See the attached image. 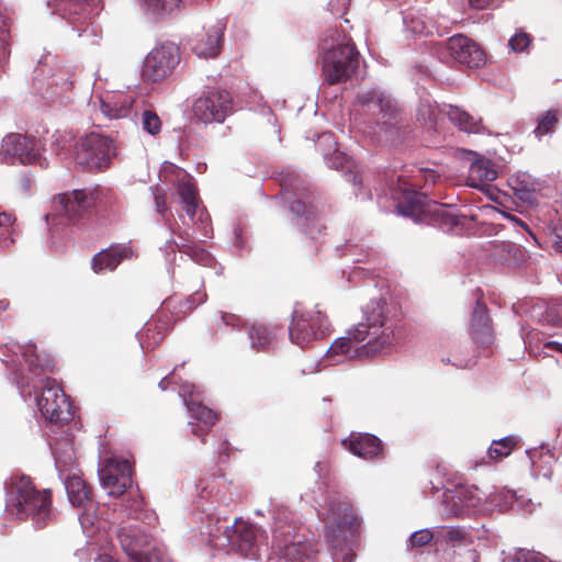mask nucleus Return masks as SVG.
Instances as JSON below:
<instances>
[{
	"label": "nucleus",
	"mask_w": 562,
	"mask_h": 562,
	"mask_svg": "<svg viewBox=\"0 0 562 562\" xmlns=\"http://www.w3.org/2000/svg\"><path fill=\"white\" fill-rule=\"evenodd\" d=\"M430 176H431V180L434 181L436 176L434 173H431Z\"/></svg>",
	"instance_id": "nucleus-64"
},
{
	"label": "nucleus",
	"mask_w": 562,
	"mask_h": 562,
	"mask_svg": "<svg viewBox=\"0 0 562 562\" xmlns=\"http://www.w3.org/2000/svg\"><path fill=\"white\" fill-rule=\"evenodd\" d=\"M221 318L226 326L233 328H239L243 325L240 316L233 313L221 312Z\"/></svg>",
	"instance_id": "nucleus-51"
},
{
	"label": "nucleus",
	"mask_w": 562,
	"mask_h": 562,
	"mask_svg": "<svg viewBox=\"0 0 562 562\" xmlns=\"http://www.w3.org/2000/svg\"><path fill=\"white\" fill-rule=\"evenodd\" d=\"M509 218L517 222L519 225L525 226V224L522 222H520V220L516 218L515 216H509Z\"/></svg>",
	"instance_id": "nucleus-60"
},
{
	"label": "nucleus",
	"mask_w": 562,
	"mask_h": 562,
	"mask_svg": "<svg viewBox=\"0 0 562 562\" xmlns=\"http://www.w3.org/2000/svg\"><path fill=\"white\" fill-rule=\"evenodd\" d=\"M95 562H119L114 559H112L111 557L109 555H102V557H99Z\"/></svg>",
	"instance_id": "nucleus-58"
},
{
	"label": "nucleus",
	"mask_w": 562,
	"mask_h": 562,
	"mask_svg": "<svg viewBox=\"0 0 562 562\" xmlns=\"http://www.w3.org/2000/svg\"><path fill=\"white\" fill-rule=\"evenodd\" d=\"M497 171L490 159L477 158L470 165L467 184L472 188H482L485 182L494 181Z\"/></svg>",
	"instance_id": "nucleus-30"
},
{
	"label": "nucleus",
	"mask_w": 562,
	"mask_h": 562,
	"mask_svg": "<svg viewBox=\"0 0 562 562\" xmlns=\"http://www.w3.org/2000/svg\"><path fill=\"white\" fill-rule=\"evenodd\" d=\"M143 128L150 135H157L161 130L159 116L153 111H144L142 114Z\"/></svg>",
	"instance_id": "nucleus-41"
},
{
	"label": "nucleus",
	"mask_w": 562,
	"mask_h": 562,
	"mask_svg": "<svg viewBox=\"0 0 562 562\" xmlns=\"http://www.w3.org/2000/svg\"><path fill=\"white\" fill-rule=\"evenodd\" d=\"M446 113L450 122L462 132L469 134H481L487 132V128L484 126L481 117H474L472 114L458 106L448 105Z\"/></svg>",
	"instance_id": "nucleus-29"
},
{
	"label": "nucleus",
	"mask_w": 562,
	"mask_h": 562,
	"mask_svg": "<svg viewBox=\"0 0 562 562\" xmlns=\"http://www.w3.org/2000/svg\"><path fill=\"white\" fill-rule=\"evenodd\" d=\"M359 66V52L351 43H340L326 49L322 57V76L328 85L350 79Z\"/></svg>",
	"instance_id": "nucleus-5"
},
{
	"label": "nucleus",
	"mask_w": 562,
	"mask_h": 562,
	"mask_svg": "<svg viewBox=\"0 0 562 562\" xmlns=\"http://www.w3.org/2000/svg\"><path fill=\"white\" fill-rule=\"evenodd\" d=\"M552 245L555 250L562 252V223L552 226Z\"/></svg>",
	"instance_id": "nucleus-52"
},
{
	"label": "nucleus",
	"mask_w": 562,
	"mask_h": 562,
	"mask_svg": "<svg viewBox=\"0 0 562 562\" xmlns=\"http://www.w3.org/2000/svg\"><path fill=\"white\" fill-rule=\"evenodd\" d=\"M501 246H502L504 249H508V250H512V249H513V250H515V251H517V250H518V248H517L515 245H512V244H502Z\"/></svg>",
	"instance_id": "nucleus-59"
},
{
	"label": "nucleus",
	"mask_w": 562,
	"mask_h": 562,
	"mask_svg": "<svg viewBox=\"0 0 562 562\" xmlns=\"http://www.w3.org/2000/svg\"><path fill=\"white\" fill-rule=\"evenodd\" d=\"M165 222H166L167 227H169L173 232V229L171 228L170 224H168V220H166Z\"/></svg>",
	"instance_id": "nucleus-63"
},
{
	"label": "nucleus",
	"mask_w": 562,
	"mask_h": 562,
	"mask_svg": "<svg viewBox=\"0 0 562 562\" xmlns=\"http://www.w3.org/2000/svg\"><path fill=\"white\" fill-rule=\"evenodd\" d=\"M491 497V502L498 507L499 510H506L517 503L516 495L512 491H501Z\"/></svg>",
	"instance_id": "nucleus-43"
},
{
	"label": "nucleus",
	"mask_w": 562,
	"mask_h": 562,
	"mask_svg": "<svg viewBox=\"0 0 562 562\" xmlns=\"http://www.w3.org/2000/svg\"><path fill=\"white\" fill-rule=\"evenodd\" d=\"M492 0H469V4L474 9H484Z\"/></svg>",
	"instance_id": "nucleus-55"
},
{
	"label": "nucleus",
	"mask_w": 562,
	"mask_h": 562,
	"mask_svg": "<svg viewBox=\"0 0 562 562\" xmlns=\"http://www.w3.org/2000/svg\"><path fill=\"white\" fill-rule=\"evenodd\" d=\"M457 493V498L460 501L462 505H464V509L467 514L470 509L475 508L481 505L483 499V493L475 486H459L454 488Z\"/></svg>",
	"instance_id": "nucleus-37"
},
{
	"label": "nucleus",
	"mask_w": 562,
	"mask_h": 562,
	"mask_svg": "<svg viewBox=\"0 0 562 562\" xmlns=\"http://www.w3.org/2000/svg\"><path fill=\"white\" fill-rule=\"evenodd\" d=\"M514 446L515 439L513 437H505L493 442L492 447L488 449V456L494 460L502 459L509 456Z\"/></svg>",
	"instance_id": "nucleus-40"
},
{
	"label": "nucleus",
	"mask_w": 562,
	"mask_h": 562,
	"mask_svg": "<svg viewBox=\"0 0 562 562\" xmlns=\"http://www.w3.org/2000/svg\"><path fill=\"white\" fill-rule=\"evenodd\" d=\"M187 407L191 413V416L205 426V428L193 427L192 432L195 436L206 434L207 429L217 420V416L212 409L202 405L200 402H195L193 398H191L190 402H187Z\"/></svg>",
	"instance_id": "nucleus-32"
},
{
	"label": "nucleus",
	"mask_w": 562,
	"mask_h": 562,
	"mask_svg": "<svg viewBox=\"0 0 562 562\" xmlns=\"http://www.w3.org/2000/svg\"><path fill=\"white\" fill-rule=\"evenodd\" d=\"M357 101L376 116L375 123L381 130L393 134V128L398 126L400 109L391 95L378 88H368L358 92Z\"/></svg>",
	"instance_id": "nucleus-8"
},
{
	"label": "nucleus",
	"mask_w": 562,
	"mask_h": 562,
	"mask_svg": "<svg viewBox=\"0 0 562 562\" xmlns=\"http://www.w3.org/2000/svg\"><path fill=\"white\" fill-rule=\"evenodd\" d=\"M5 513L19 520L30 518L36 528H42L54 516L50 492L36 490L29 476L16 477L8 487Z\"/></svg>",
	"instance_id": "nucleus-2"
},
{
	"label": "nucleus",
	"mask_w": 562,
	"mask_h": 562,
	"mask_svg": "<svg viewBox=\"0 0 562 562\" xmlns=\"http://www.w3.org/2000/svg\"><path fill=\"white\" fill-rule=\"evenodd\" d=\"M11 19L0 13V41L4 45L10 37Z\"/></svg>",
	"instance_id": "nucleus-50"
},
{
	"label": "nucleus",
	"mask_w": 562,
	"mask_h": 562,
	"mask_svg": "<svg viewBox=\"0 0 562 562\" xmlns=\"http://www.w3.org/2000/svg\"><path fill=\"white\" fill-rule=\"evenodd\" d=\"M99 477L109 495H122L132 485V465L127 460L109 459L99 470Z\"/></svg>",
	"instance_id": "nucleus-17"
},
{
	"label": "nucleus",
	"mask_w": 562,
	"mask_h": 562,
	"mask_svg": "<svg viewBox=\"0 0 562 562\" xmlns=\"http://www.w3.org/2000/svg\"><path fill=\"white\" fill-rule=\"evenodd\" d=\"M65 487L68 498L74 506H85L91 501V491L86 482L76 473L65 479Z\"/></svg>",
	"instance_id": "nucleus-31"
},
{
	"label": "nucleus",
	"mask_w": 562,
	"mask_h": 562,
	"mask_svg": "<svg viewBox=\"0 0 562 562\" xmlns=\"http://www.w3.org/2000/svg\"><path fill=\"white\" fill-rule=\"evenodd\" d=\"M153 193L156 211L158 214L165 217V214L168 211L167 194L161 188L158 187H155L153 189Z\"/></svg>",
	"instance_id": "nucleus-49"
},
{
	"label": "nucleus",
	"mask_w": 562,
	"mask_h": 562,
	"mask_svg": "<svg viewBox=\"0 0 562 562\" xmlns=\"http://www.w3.org/2000/svg\"><path fill=\"white\" fill-rule=\"evenodd\" d=\"M226 23L224 20H216L214 23L205 25L192 41V50L204 58L216 57L222 48L224 31Z\"/></svg>",
	"instance_id": "nucleus-21"
},
{
	"label": "nucleus",
	"mask_w": 562,
	"mask_h": 562,
	"mask_svg": "<svg viewBox=\"0 0 562 562\" xmlns=\"http://www.w3.org/2000/svg\"><path fill=\"white\" fill-rule=\"evenodd\" d=\"M11 225V215L0 211V248L9 247L13 243V239L10 237Z\"/></svg>",
	"instance_id": "nucleus-42"
},
{
	"label": "nucleus",
	"mask_w": 562,
	"mask_h": 562,
	"mask_svg": "<svg viewBox=\"0 0 562 562\" xmlns=\"http://www.w3.org/2000/svg\"><path fill=\"white\" fill-rule=\"evenodd\" d=\"M281 533L274 532L273 546L280 551L286 562H317V549L308 541H302L297 536L291 540L280 539Z\"/></svg>",
	"instance_id": "nucleus-22"
},
{
	"label": "nucleus",
	"mask_w": 562,
	"mask_h": 562,
	"mask_svg": "<svg viewBox=\"0 0 562 562\" xmlns=\"http://www.w3.org/2000/svg\"><path fill=\"white\" fill-rule=\"evenodd\" d=\"M0 308L5 310L7 308V304L0 303Z\"/></svg>",
	"instance_id": "nucleus-62"
},
{
	"label": "nucleus",
	"mask_w": 562,
	"mask_h": 562,
	"mask_svg": "<svg viewBox=\"0 0 562 562\" xmlns=\"http://www.w3.org/2000/svg\"><path fill=\"white\" fill-rule=\"evenodd\" d=\"M225 535L231 549L246 558L256 557L260 546L267 542L266 530L241 518L226 527Z\"/></svg>",
	"instance_id": "nucleus-11"
},
{
	"label": "nucleus",
	"mask_w": 562,
	"mask_h": 562,
	"mask_svg": "<svg viewBox=\"0 0 562 562\" xmlns=\"http://www.w3.org/2000/svg\"><path fill=\"white\" fill-rule=\"evenodd\" d=\"M326 538L334 562H352L356 557L355 536L360 526L352 508L342 502H331L325 519Z\"/></svg>",
	"instance_id": "nucleus-3"
},
{
	"label": "nucleus",
	"mask_w": 562,
	"mask_h": 562,
	"mask_svg": "<svg viewBox=\"0 0 562 562\" xmlns=\"http://www.w3.org/2000/svg\"><path fill=\"white\" fill-rule=\"evenodd\" d=\"M133 251L130 246L116 245L100 251L92 259L94 272L100 273L104 270H114L123 259L131 258Z\"/></svg>",
	"instance_id": "nucleus-27"
},
{
	"label": "nucleus",
	"mask_w": 562,
	"mask_h": 562,
	"mask_svg": "<svg viewBox=\"0 0 562 562\" xmlns=\"http://www.w3.org/2000/svg\"><path fill=\"white\" fill-rule=\"evenodd\" d=\"M342 445L355 456L366 460H372L383 454L381 440L370 434L351 435Z\"/></svg>",
	"instance_id": "nucleus-25"
},
{
	"label": "nucleus",
	"mask_w": 562,
	"mask_h": 562,
	"mask_svg": "<svg viewBox=\"0 0 562 562\" xmlns=\"http://www.w3.org/2000/svg\"><path fill=\"white\" fill-rule=\"evenodd\" d=\"M424 198L416 194L407 203L398 204L400 213L437 225L445 232H450L459 225V217L449 207L434 201H425Z\"/></svg>",
	"instance_id": "nucleus-6"
},
{
	"label": "nucleus",
	"mask_w": 562,
	"mask_h": 562,
	"mask_svg": "<svg viewBox=\"0 0 562 562\" xmlns=\"http://www.w3.org/2000/svg\"><path fill=\"white\" fill-rule=\"evenodd\" d=\"M557 122H558L557 115L551 111L547 112L539 120L538 126L535 130L536 135L538 137H541V136L550 133L552 131V128L554 127V125L557 124Z\"/></svg>",
	"instance_id": "nucleus-46"
},
{
	"label": "nucleus",
	"mask_w": 562,
	"mask_h": 562,
	"mask_svg": "<svg viewBox=\"0 0 562 562\" xmlns=\"http://www.w3.org/2000/svg\"><path fill=\"white\" fill-rule=\"evenodd\" d=\"M177 193L189 217L193 221L195 214L199 213L198 221L203 224L207 220V214L204 209L199 207L198 190L189 175H182L178 179Z\"/></svg>",
	"instance_id": "nucleus-24"
},
{
	"label": "nucleus",
	"mask_w": 562,
	"mask_h": 562,
	"mask_svg": "<svg viewBox=\"0 0 562 562\" xmlns=\"http://www.w3.org/2000/svg\"><path fill=\"white\" fill-rule=\"evenodd\" d=\"M145 12L159 20L179 8L181 0H139Z\"/></svg>",
	"instance_id": "nucleus-35"
},
{
	"label": "nucleus",
	"mask_w": 562,
	"mask_h": 562,
	"mask_svg": "<svg viewBox=\"0 0 562 562\" xmlns=\"http://www.w3.org/2000/svg\"><path fill=\"white\" fill-rule=\"evenodd\" d=\"M191 300H192L195 304H201V303H203V302L206 300V294H205V293H201V292L196 291V292L192 295Z\"/></svg>",
	"instance_id": "nucleus-57"
},
{
	"label": "nucleus",
	"mask_w": 562,
	"mask_h": 562,
	"mask_svg": "<svg viewBox=\"0 0 562 562\" xmlns=\"http://www.w3.org/2000/svg\"><path fill=\"white\" fill-rule=\"evenodd\" d=\"M22 356L24 361L29 364L30 370L33 372H36L38 369L43 371L48 366L47 361H41L40 357L35 352L34 346H27L24 348Z\"/></svg>",
	"instance_id": "nucleus-44"
},
{
	"label": "nucleus",
	"mask_w": 562,
	"mask_h": 562,
	"mask_svg": "<svg viewBox=\"0 0 562 562\" xmlns=\"http://www.w3.org/2000/svg\"><path fill=\"white\" fill-rule=\"evenodd\" d=\"M531 43V37L529 34L525 32H517L514 36L508 41V46L515 53L525 52Z\"/></svg>",
	"instance_id": "nucleus-47"
},
{
	"label": "nucleus",
	"mask_w": 562,
	"mask_h": 562,
	"mask_svg": "<svg viewBox=\"0 0 562 562\" xmlns=\"http://www.w3.org/2000/svg\"><path fill=\"white\" fill-rule=\"evenodd\" d=\"M55 465L60 474L70 472L76 462L72 445L68 441L60 442L53 448Z\"/></svg>",
	"instance_id": "nucleus-33"
},
{
	"label": "nucleus",
	"mask_w": 562,
	"mask_h": 562,
	"mask_svg": "<svg viewBox=\"0 0 562 562\" xmlns=\"http://www.w3.org/2000/svg\"><path fill=\"white\" fill-rule=\"evenodd\" d=\"M336 140L333 133H323L318 137L317 146L321 148L323 146L328 147V149L334 148V153L329 155L328 153L324 151V159L328 167L337 170H341L345 172L347 180L352 182L355 186H361L362 180L358 172V166L357 164L351 159L348 158L344 153L339 151L336 148Z\"/></svg>",
	"instance_id": "nucleus-20"
},
{
	"label": "nucleus",
	"mask_w": 562,
	"mask_h": 562,
	"mask_svg": "<svg viewBox=\"0 0 562 562\" xmlns=\"http://www.w3.org/2000/svg\"><path fill=\"white\" fill-rule=\"evenodd\" d=\"M280 184L283 199L290 204V211L305 221L303 225L314 221V207L305 201L306 188L304 181L299 176L289 173L281 178Z\"/></svg>",
	"instance_id": "nucleus-16"
},
{
	"label": "nucleus",
	"mask_w": 562,
	"mask_h": 562,
	"mask_svg": "<svg viewBox=\"0 0 562 562\" xmlns=\"http://www.w3.org/2000/svg\"><path fill=\"white\" fill-rule=\"evenodd\" d=\"M193 391H194V385L193 384L183 383L181 385L179 394H180V396L183 397L186 404H187V402H190V400H187V395L192 397L193 396Z\"/></svg>",
	"instance_id": "nucleus-53"
},
{
	"label": "nucleus",
	"mask_w": 562,
	"mask_h": 562,
	"mask_svg": "<svg viewBox=\"0 0 562 562\" xmlns=\"http://www.w3.org/2000/svg\"><path fill=\"white\" fill-rule=\"evenodd\" d=\"M439 512L443 518L468 515L464 509V505H462L457 498V493L454 490H448L442 494Z\"/></svg>",
	"instance_id": "nucleus-36"
},
{
	"label": "nucleus",
	"mask_w": 562,
	"mask_h": 562,
	"mask_svg": "<svg viewBox=\"0 0 562 562\" xmlns=\"http://www.w3.org/2000/svg\"><path fill=\"white\" fill-rule=\"evenodd\" d=\"M95 200V193L88 190H74L70 193L58 194L53 201V212L46 215V220L54 221L65 216L69 222H75L93 205Z\"/></svg>",
	"instance_id": "nucleus-14"
},
{
	"label": "nucleus",
	"mask_w": 562,
	"mask_h": 562,
	"mask_svg": "<svg viewBox=\"0 0 562 562\" xmlns=\"http://www.w3.org/2000/svg\"><path fill=\"white\" fill-rule=\"evenodd\" d=\"M122 550L134 562H143L147 559L150 538L137 525H126L119 528L116 532Z\"/></svg>",
	"instance_id": "nucleus-19"
},
{
	"label": "nucleus",
	"mask_w": 562,
	"mask_h": 562,
	"mask_svg": "<svg viewBox=\"0 0 562 562\" xmlns=\"http://www.w3.org/2000/svg\"><path fill=\"white\" fill-rule=\"evenodd\" d=\"M42 144L33 136L11 133L0 145V160L9 165L41 164Z\"/></svg>",
	"instance_id": "nucleus-9"
},
{
	"label": "nucleus",
	"mask_w": 562,
	"mask_h": 562,
	"mask_svg": "<svg viewBox=\"0 0 562 562\" xmlns=\"http://www.w3.org/2000/svg\"><path fill=\"white\" fill-rule=\"evenodd\" d=\"M329 331L326 316L319 310L301 311L296 307L289 327L290 340L301 348L324 338Z\"/></svg>",
	"instance_id": "nucleus-7"
},
{
	"label": "nucleus",
	"mask_w": 562,
	"mask_h": 562,
	"mask_svg": "<svg viewBox=\"0 0 562 562\" xmlns=\"http://www.w3.org/2000/svg\"><path fill=\"white\" fill-rule=\"evenodd\" d=\"M179 237L182 239L181 243L170 241L167 246L169 247L175 245L180 252L189 256L194 262L199 265L207 266L213 261L211 255L202 249L199 245L188 239H183L181 234H179Z\"/></svg>",
	"instance_id": "nucleus-34"
},
{
	"label": "nucleus",
	"mask_w": 562,
	"mask_h": 562,
	"mask_svg": "<svg viewBox=\"0 0 562 562\" xmlns=\"http://www.w3.org/2000/svg\"><path fill=\"white\" fill-rule=\"evenodd\" d=\"M404 29L407 34L412 35H428L430 34L429 26L425 19L416 13H406L403 16Z\"/></svg>",
	"instance_id": "nucleus-38"
},
{
	"label": "nucleus",
	"mask_w": 562,
	"mask_h": 562,
	"mask_svg": "<svg viewBox=\"0 0 562 562\" xmlns=\"http://www.w3.org/2000/svg\"><path fill=\"white\" fill-rule=\"evenodd\" d=\"M470 335L472 336V339L482 347L490 346L494 339L487 307L479 300L476 301L471 315Z\"/></svg>",
	"instance_id": "nucleus-23"
},
{
	"label": "nucleus",
	"mask_w": 562,
	"mask_h": 562,
	"mask_svg": "<svg viewBox=\"0 0 562 562\" xmlns=\"http://www.w3.org/2000/svg\"><path fill=\"white\" fill-rule=\"evenodd\" d=\"M432 539L436 540V532L429 529H422L412 533L409 544L412 548H422L428 544Z\"/></svg>",
	"instance_id": "nucleus-45"
},
{
	"label": "nucleus",
	"mask_w": 562,
	"mask_h": 562,
	"mask_svg": "<svg viewBox=\"0 0 562 562\" xmlns=\"http://www.w3.org/2000/svg\"><path fill=\"white\" fill-rule=\"evenodd\" d=\"M112 138L98 133H89L80 137L74 149V161L88 171H102L109 168L115 156Z\"/></svg>",
	"instance_id": "nucleus-4"
},
{
	"label": "nucleus",
	"mask_w": 562,
	"mask_h": 562,
	"mask_svg": "<svg viewBox=\"0 0 562 562\" xmlns=\"http://www.w3.org/2000/svg\"><path fill=\"white\" fill-rule=\"evenodd\" d=\"M247 331L250 347L256 351H263L276 345L280 329L277 326L254 323L248 327Z\"/></svg>",
	"instance_id": "nucleus-28"
},
{
	"label": "nucleus",
	"mask_w": 562,
	"mask_h": 562,
	"mask_svg": "<svg viewBox=\"0 0 562 562\" xmlns=\"http://www.w3.org/2000/svg\"><path fill=\"white\" fill-rule=\"evenodd\" d=\"M366 322L336 339L328 349L329 357L342 355L347 359H366L386 350L395 338V321L389 316L384 300L371 301L364 310Z\"/></svg>",
	"instance_id": "nucleus-1"
},
{
	"label": "nucleus",
	"mask_w": 562,
	"mask_h": 562,
	"mask_svg": "<svg viewBox=\"0 0 562 562\" xmlns=\"http://www.w3.org/2000/svg\"><path fill=\"white\" fill-rule=\"evenodd\" d=\"M441 57L450 56L454 61L469 68H477L485 61L484 52L469 37L454 35L438 49Z\"/></svg>",
	"instance_id": "nucleus-15"
},
{
	"label": "nucleus",
	"mask_w": 562,
	"mask_h": 562,
	"mask_svg": "<svg viewBox=\"0 0 562 562\" xmlns=\"http://www.w3.org/2000/svg\"><path fill=\"white\" fill-rule=\"evenodd\" d=\"M86 31L87 29H78V35L81 36Z\"/></svg>",
	"instance_id": "nucleus-61"
},
{
	"label": "nucleus",
	"mask_w": 562,
	"mask_h": 562,
	"mask_svg": "<svg viewBox=\"0 0 562 562\" xmlns=\"http://www.w3.org/2000/svg\"><path fill=\"white\" fill-rule=\"evenodd\" d=\"M47 5L74 24H83L100 12V0H48Z\"/></svg>",
	"instance_id": "nucleus-18"
},
{
	"label": "nucleus",
	"mask_w": 562,
	"mask_h": 562,
	"mask_svg": "<svg viewBox=\"0 0 562 562\" xmlns=\"http://www.w3.org/2000/svg\"><path fill=\"white\" fill-rule=\"evenodd\" d=\"M544 348L553 349V350H557L562 353V344L558 342V341H553V340L547 341L544 344Z\"/></svg>",
	"instance_id": "nucleus-56"
},
{
	"label": "nucleus",
	"mask_w": 562,
	"mask_h": 562,
	"mask_svg": "<svg viewBox=\"0 0 562 562\" xmlns=\"http://www.w3.org/2000/svg\"><path fill=\"white\" fill-rule=\"evenodd\" d=\"M418 119L423 120L429 127H434L437 122V111L431 104H422L418 109Z\"/></svg>",
	"instance_id": "nucleus-48"
},
{
	"label": "nucleus",
	"mask_w": 562,
	"mask_h": 562,
	"mask_svg": "<svg viewBox=\"0 0 562 562\" xmlns=\"http://www.w3.org/2000/svg\"><path fill=\"white\" fill-rule=\"evenodd\" d=\"M233 111V99L225 90L209 91L192 106L193 117L201 123H222Z\"/></svg>",
	"instance_id": "nucleus-12"
},
{
	"label": "nucleus",
	"mask_w": 562,
	"mask_h": 562,
	"mask_svg": "<svg viewBox=\"0 0 562 562\" xmlns=\"http://www.w3.org/2000/svg\"><path fill=\"white\" fill-rule=\"evenodd\" d=\"M467 532L460 527H443L436 531V541L458 544L462 543L465 539Z\"/></svg>",
	"instance_id": "nucleus-39"
},
{
	"label": "nucleus",
	"mask_w": 562,
	"mask_h": 562,
	"mask_svg": "<svg viewBox=\"0 0 562 562\" xmlns=\"http://www.w3.org/2000/svg\"><path fill=\"white\" fill-rule=\"evenodd\" d=\"M133 103L131 94L109 92L100 100V111L109 120H120L130 115Z\"/></svg>",
	"instance_id": "nucleus-26"
},
{
	"label": "nucleus",
	"mask_w": 562,
	"mask_h": 562,
	"mask_svg": "<svg viewBox=\"0 0 562 562\" xmlns=\"http://www.w3.org/2000/svg\"><path fill=\"white\" fill-rule=\"evenodd\" d=\"M37 407L42 416L50 423L67 422L71 417L66 394L50 379L44 382L41 396L37 398Z\"/></svg>",
	"instance_id": "nucleus-13"
},
{
	"label": "nucleus",
	"mask_w": 562,
	"mask_h": 562,
	"mask_svg": "<svg viewBox=\"0 0 562 562\" xmlns=\"http://www.w3.org/2000/svg\"><path fill=\"white\" fill-rule=\"evenodd\" d=\"M180 61V52L173 43H164L153 48L146 56L142 78L146 82H160L167 79Z\"/></svg>",
	"instance_id": "nucleus-10"
},
{
	"label": "nucleus",
	"mask_w": 562,
	"mask_h": 562,
	"mask_svg": "<svg viewBox=\"0 0 562 562\" xmlns=\"http://www.w3.org/2000/svg\"><path fill=\"white\" fill-rule=\"evenodd\" d=\"M177 369H178V366L175 367V369L171 373H169L168 375H166L165 378L161 379V381L158 384V386L161 391H166L169 387V385L173 383V373Z\"/></svg>",
	"instance_id": "nucleus-54"
}]
</instances>
